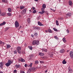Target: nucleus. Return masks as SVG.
<instances>
[{"label":"nucleus","instance_id":"1","mask_svg":"<svg viewBox=\"0 0 73 73\" xmlns=\"http://www.w3.org/2000/svg\"><path fill=\"white\" fill-rule=\"evenodd\" d=\"M32 44L33 45H39V42L38 40H34L32 42Z\"/></svg>","mask_w":73,"mask_h":73},{"label":"nucleus","instance_id":"2","mask_svg":"<svg viewBox=\"0 0 73 73\" xmlns=\"http://www.w3.org/2000/svg\"><path fill=\"white\" fill-rule=\"evenodd\" d=\"M17 52L19 54L21 53V47H18L17 48Z\"/></svg>","mask_w":73,"mask_h":73},{"label":"nucleus","instance_id":"3","mask_svg":"<svg viewBox=\"0 0 73 73\" xmlns=\"http://www.w3.org/2000/svg\"><path fill=\"white\" fill-rule=\"evenodd\" d=\"M27 9V8H25L23 9L21 12V14H22V15H24L25 13H26Z\"/></svg>","mask_w":73,"mask_h":73},{"label":"nucleus","instance_id":"4","mask_svg":"<svg viewBox=\"0 0 73 73\" xmlns=\"http://www.w3.org/2000/svg\"><path fill=\"white\" fill-rule=\"evenodd\" d=\"M15 25L16 28H18L19 27V23H18L17 21H16L15 23Z\"/></svg>","mask_w":73,"mask_h":73},{"label":"nucleus","instance_id":"5","mask_svg":"<svg viewBox=\"0 0 73 73\" xmlns=\"http://www.w3.org/2000/svg\"><path fill=\"white\" fill-rule=\"evenodd\" d=\"M19 61H21V62H25V60L24 59L21 58H20L19 59Z\"/></svg>","mask_w":73,"mask_h":73},{"label":"nucleus","instance_id":"6","mask_svg":"<svg viewBox=\"0 0 73 73\" xmlns=\"http://www.w3.org/2000/svg\"><path fill=\"white\" fill-rule=\"evenodd\" d=\"M65 52V51L64 49H61L60 50V53H64Z\"/></svg>","mask_w":73,"mask_h":73},{"label":"nucleus","instance_id":"7","mask_svg":"<svg viewBox=\"0 0 73 73\" xmlns=\"http://www.w3.org/2000/svg\"><path fill=\"white\" fill-rule=\"evenodd\" d=\"M0 67L1 68H2L3 67V63L2 62L0 63Z\"/></svg>","mask_w":73,"mask_h":73},{"label":"nucleus","instance_id":"8","mask_svg":"<svg viewBox=\"0 0 73 73\" xmlns=\"http://www.w3.org/2000/svg\"><path fill=\"white\" fill-rule=\"evenodd\" d=\"M70 55L71 57H73V52L72 51H70Z\"/></svg>","mask_w":73,"mask_h":73},{"label":"nucleus","instance_id":"9","mask_svg":"<svg viewBox=\"0 0 73 73\" xmlns=\"http://www.w3.org/2000/svg\"><path fill=\"white\" fill-rule=\"evenodd\" d=\"M38 25L40 26H44V25L42 24L39 21L38 22Z\"/></svg>","mask_w":73,"mask_h":73},{"label":"nucleus","instance_id":"10","mask_svg":"<svg viewBox=\"0 0 73 73\" xmlns=\"http://www.w3.org/2000/svg\"><path fill=\"white\" fill-rule=\"evenodd\" d=\"M72 13H68L67 14H66V16H68V17H70Z\"/></svg>","mask_w":73,"mask_h":73},{"label":"nucleus","instance_id":"11","mask_svg":"<svg viewBox=\"0 0 73 73\" xmlns=\"http://www.w3.org/2000/svg\"><path fill=\"white\" fill-rule=\"evenodd\" d=\"M69 4L70 6H72L73 4V3L71 1H69Z\"/></svg>","mask_w":73,"mask_h":73},{"label":"nucleus","instance_id":"12","mask_svg":"<svg viewBox=\"0 0 73 73\" xmlns=\"http://www.w3.org/2000/svg\"><path fill=\"white\" fill-rule=\"evenodd\" d=\"M8 62L11 65V64H12V63H13V61L12 60H9L8 61Z\"/></svg>","mask_w":73,"mask_h":73},{"label":"nucleus","instance_id":"13","mask_svg":"<svg viewBox=\"0 0 73 73\" xmlns=\"http://www.w3.org/2000/svg\"><path fill=\"white\" fill-rule=\"evenodd\" d=\"M5 22L4 21L2 23L0 24V26H3L4 25H5Z\"/></svg>","mask_w":73,"mask_h":73},{"label":"nucleus","instance_id":"14","mask_svg":"<svg viewBox=\"0 0 73 73\" xmlns=\"http://www.w3.org/2000/svg\"><path fill=\"white\" fill-rule=\"evenodd\" d=\"M42 52H47V49L43 48L42 49Z\"/></svg>","mask_w":73,"mask_h":73},{"label":"nucleus","instance_id":"15","mask_svg":"<svg viewBox=\"0 0 73 73\" xmlns=\"http://www.w3.org/2000/svg\"><path fill=\"white\" fill-rule=\"evenodd\" d=\"M1 15L2 16H4L5 15H6V14L5 13H3L1 14Z\"/></svg>","mask_w":73,"mask_h":73},{"label":"nucleus","instance_id":"16","mask_svg":"<svg viewBox=\"0 0 73 73\" xmlns=\"http://www.w3.org/2000/svg\"><path fill=\"white\" fill-rule=\"evenodd\" d=\"M5 65L6 66L8 67V66H9L10 64L8 63V62L7 63L5 64Z\"/></svg>","mask_w":73,"mask_h":73},{"label":"nucleus","instance_id":"17","mask_svg":"<svg viewBox=\"0 0 73 73\" xmlns=\"http://www.w3.org/2000/svg\"><path fill=\"white\" fill-rule=\"evenodd\" d=\"M62 63L63 64H66V62L65 61V60L64 59L62 61Z\"/></svg>","mask_w":73,"mask_h":73},{"label":"nucleus","instance_id":"18","mask_svg":"<svg viewBox=\"0 0 73 73\" xmlns=\"http://www.w3.org/2000/svg\"><path fill=\"white\" fill-rule=\"evenodd\" d=\"M44 12H45V11H42L41 12H39L38 13H40V15H42V14H43Z\"/></svg>","mask_w":73,"mask_h":73},{"label":"nucleus","instance_id":"19","mask_svg":"<svg viewBox=\"0 0 73 73\" xmlns=\"http://www.w3.org/2000/svg\"><path fill=\"white\" fill-rule=\"evenodd\" d=\"M24 8H25V7L24 6H20V9H24Z\"/></svg>","mask_w":73,"mask_h":73},{"label":"nucleus","instance_id":"20","mask_svg":"<svg viewBox=\"0 0 73 73\" xmlns=\"http://www.w3.org/2000/svg\"><path fill=\"white\" fill-rule=\"evenodd\" d=\"M15 67H16V69H17V68H20V65H17V64H16L15 65Z\"/></svg>","mask_w":73,"mask_h":73},{"label":"nucleus","instance_id":"21","mask_svg":"<svg viewBox=\"0 0 73 73\" xmlns=\"http://www.w3.org/2000/svg\"><path fill=\"white\" fill-rule=\"evenodd\" d=\"M8 10L9 12H12V9L11 8H9L8 9Z\"/></svg>","mask_w":73,"mask_h":73},{"label":"nucleus","instance_id":"22","mask_svg":"<svg viewBox=\"0 0 73 73\" xmlns=\"http://www.w3.org/2000/svg\"><path fill=\"white\" fill-rule=\"evenodd\" d=\"M42 7V8H46V5H45V4H43Z\"/></svg>","mask_w":73,"mask_h":73},{"label":"nucleus","instance_id":"23","mask_svg":"<svg viewBox=\"0 0 73 73\" xmlns=\"http://www.w3.org/2000/svg\"><path fill=\"white\" fill-rule=\"evenodd\" d=\"M11 46L9 45H7V49H8L9 48H11Z\"/></svg>","mask_w":73,"mask_h":73},{"label":"nucleus","instance_id":"24","mask_svg":"<svg viewBox=\"0 0 73 73\" xmlns=\"http://www.w3.org/2000/svg\"><path fill=\"white\" fill-rule=\"evenodd\" d=\"M39 54L40 55V56H44V54L43 53L40 52L39 53Z\"/></svg>","mask_w":73,"mask_h":73},{"label":"nucleus","instance_id":"25","mask_svg":"<svg viewBox=\"0 0 73 73\" xmlns=\"http://www.w3.org/2000/svg\"><path fill=\"white\" fill-rule=\"evenodd\" d=\"M48 32H49V33H52V31L50 29H48Z\"/></svg>","mask_w":73,"mask_h":73},{"label":"nucleus","instance_id":"26","mask_svg":"<svg viewBox=\"0 0 73 73\" xmlns=\"http://www.w3.org/2000/svg\"><path fill=\"white\" fill-rule=\"evenodd\" d=\"M7 15L8 16H12V14L10 13H7Z\"/></svg>","mask_w":73,"mask_h":73},{"label":"nucleus","instance_id":"27","mask_svg":"<svg viewBox=\"0 0 73 73\" xmlns=\"http://www.w3.org/2000/svg\"><path fill=\"white\" fill-rule=\"evenodd\" d=\"M31 69H29L28 70V71L27 72V73H31Z\"/></svg>","mask_w":73,"mask_h":73},{"label":"nucleus","instance_id":"28","mask_svg":"<svg viewBox=\"0 0 73 73\" xmlns=\"http://www.w3.org/2000/svg\"><path fill=\"white\" fill-rule=\"evenodd\" d=\"M63 41L64 42H66V40L65 39V38H63Z\"/></svg>","mask_w":73,"mask_h":73},{"label":"nucleus","instance_id":"29","mask_svg":"<svg viewBox=\"0 0 73 73\" xmlns=\"http://www.w3.org/2000/svg\"><path fill=\"white\" fill-rule=\"evenodd\" d=\"M54 38H55V39H56L57 40H58V37H57V36H54Z\"/></svg>","mask_w":73,"mask_h":73},{"label":"nucleus","instance_id":"30","mask_svg":"<svg viewBox=\"0 0 73 73\" xmlns=\"http://www.w3.org/2000/svg\"><path fill=\"white\" fill-rule=\"evenodd\" d=\"M27 22L29 23H31V21L30 20V19L29 18L27 19Z\"/></svg>","mask_w":73,"mask_h":73},{"label":"nucleus","instance_id":"31","mask_svg":"<svg viewBox=\"0 0 73 73\" xmlns=\"http://www.w3.org/2000/svg\"><path fill=\"white\" fill-rule=\"evenodd\" d=\"M37 35H38V34H37V33H35L34 35L35 36V37H37Z\"/></svg>","mask_w":73,"mask_h":73},{"label":"nucleus","instance_id":"32","mask_svg":"<svg viewBox=\"0 0 73 73\" xmlns=\"http://www.w3.org/2000/svg\"><path fill=\"white\" fill-rule=\"evenodd\" d=\"M56 24L57 25H58L59 24H58V21H56Z\"/></svg>","mask_w":73,"mask_h":73},{"label":"nucleus","instance_id":"33","mask_svg":"<svg viewBox=\"0 0 73 73\" xmlns=\"http://www.w3.org/2000/svg\"><path fill=\"white\" fill-rule=\"evenodd\" d=\"M53 29L54 30V31H55V32H57V30L55 28H53Z\"/></svg>","mask_w":73,"mask_h":73},{"label":"nucleus","instance_id":"34","mask_svg":"<svg viewBox=\"0 0 73 73\" xmlns=\"http://www.w3.org/2000/svg\"><path fill=\"white\" fill-rule=\"evenodd\" d=\"M14 54H17V50H15L14 51Z\"/></svg>","mask_w":73,"mask_h":73},{"label":"nucleus","instance_id":"35","mask_svg":"<svg viewBox=\"0 0 73 73\" xmlns=\"http://www.w3.org/2000/svg\"><path fill=\"white\" fill-rule=\"evenodd\" d=\"M34 29H38V27H33Z\"/></svg>","mask_w":73,"mask_h":73},{"label":"nucleus","instance_id":"36","mask_svg":"<svg viewBox=\"0 0 73 73\" xmlns=\"http://www.w3.org/2000/svg\"><path fill=\"white\" fill-rule=\"evenodd\" d=\"M42 11H45V8H43V7L41 9Z\"/></svg>","mask_w":73,"mask_h":73},{"label":"nucleus","instance_id":"37","mask_svg":"<svg viewBox=\"0 0 73 73\" xmlns=\"http://www.w3.org/2000/svg\"><path fill=\"white\" fill-rule=\"evenodd\" d=\"M29 48L30 50H32V47L31 46H29Z\"/></svg>","mask_w":73,"mask_h":73},{"label":"nucleus","instance_id":"38","mask_svg":"<svg viewBox=\"0 0 73 73\" xmlns=\"http://www.w3.org/2000/svg\"><path fill=\"white\" fill-rule=\"evenodd\" d=\"M9 29V28H6L5 30V32H6V31H7V30H8Z\"/></svg>","mask_w":73,"mask_h":73},{"label":"nucleus","instance_id":"39","mask_svg":"<svg viewBox=\"0 0 73 73\" xmlns=\"http://www.w3.org/2000/svg\"><path fill=\"white\" fill-rule=\"evenodd\" d=\"M31 59L33 58H34V55H33L31 54Z\"/></svg>","mask_w":73,"mask_h":73},{"label":"nucleus","instance_id":"40","mask_svg":"<svg viewBox=\"0 0 73 73\" xmlns=\"http://www.w3.org/2000/svg\"><path fill=\"white\" fill-rule=\"evenodd\" d=\"M29 66L31 68L32 66V63H31L30 64Z\"/></svg>","mask_w":73,"mask_h":73},{"label":"nucleus","instance_id":"41","mask_svg":"<svg viewBox=\"0 0 73 73\" xmlns=\"http://www.w3.org/2000/svg\"><path fill=\"white\" fill-rule=\"evenodd\" d=\"M40 64H44V62L43 61H40Z\"/></svg>","mask_w":73,"mask_h":73},{"label":"nucleus","instance_id":"42","mask_svg":"<svg viewBox=\"0 0 73 73\" xmlns=\"http://www.w3.org/2000/svg\"><path fill=\"white\" fill-rule=\"evenodd\" d=\"M38 61L37 60L35 62V64H38Z\"/></svg>","mask_w":73,"mask_h":73},{"label":"nucleus","instance_id":"43","mask_svg":"<svg viewBox=\"0 0 73 73\" xmlns=\"http://www.w3.org/2000/svg\"><path fill=\"white\" fill-rule=\"evenodd\" d=\"M36 10H34L33 12V13H36Z\"/></svg>","mask_w":73,"mask_h":73},{"label":"nucleus","instance_id":"44","mask_svg":"<svg viewBox=\"0 0 73 73\" xmlns=\"http://www.w3.org/2000/svg\"><path fill=\"white\" fill-rule=\"evenodd\" d=\"M20 73H25V72L21 70L20 71Z\"/></svg>","mask_w":73,"mask_h":73},{"label":"nucleus","instance_id":"45","mask_svg":"<svg viewBox=\"0 0 73 73\" xmlns=\"http://www.w3.org/2000/svg\"><path fill=\"white\" fill-rule=\"evenodd\" d=\"M14 73H17V70H15L14 71Z\"/></svg>","mask_w":73,"mask_h":73},{"label":"nucleus","instance_id":"46","mask_svg":"<svg viewBox=\"0 0 73 73\" xmlns=\"http://www.w3.org/2000/svg\"><path fill=\"white\" fill-rule=\"evenodd\" d=\"M66 32L67 33H69V31L68 30H67Z\"/></svg>","mask_w":73,"mask_h":73},{"label":"nucleus","instance_id":"47","mask_svg":"<svg viewBox=\"0 0 73 73\" xmlns=\"http://www.w3.org/2000/svg\"><path fill=\"white\" fill-rule=\"evenodd\" d=\"M2 2L3 3H5V0H2Z\"/></svg>","mask_w":73,"mask_h":73},{"label":"nucleus","instance_id":"48","mask_svg":"<svg viewBox=\"0 0 73 73\" xmlns=\"http://www.w3.org/2000/svg\"><path fill=\"white\" fill-rule=\"evenodd\" d=\"M32 9H33V10H35V8L34 7H33L32 8Z\"/></svg>","mask_w":73,"mask_h":73},{"label":"nucleus","instance_id":"49","mask_svg":"<svg viewBox=\"0 0 73 73\" xmlns=\"http://www.w3.org/2000/svg\"><path fill=\"white\" fill-rule=\"evenodd\" d=\"M53 56V54H51V55H50V57H52Z\"/></svg>","mask_w":73,"mask_h":73},{"label":"nucleus","instance_id":"50","mask_svg":"<svg viewBox=\"0 0 73 73\" xmlns=\"http://www.w3.org/2000/svg\"><path fill=\"white\" fill-rule=\"evenodd\" d=\"M6 3H8V1H7V0H6L5 1V2Z\"/></svg>","mask_w":73,"mask_h":73},{"label":"nucleus","instance_id":"51","mask_svg":"<svg viewBox=\"0 0 73 73\" xmlns=\"http://www.w3.org/2000/svg\"><path fill=\"white\" fill-rule=\"evenodd\" d=\"M31 36L32 37H34V35H31Z\"/></svg>","mask_w":73,"mask_h":73},{"label":"nucleus","instance_id":"52","mask_svg":"<svg viewBox=\"0 0 73 73\" xmlns=\"http://www.w3.org/2000/svg\"><path fill=\"white\" fill-rule=\"evenodd\" d=\"M25 66L27 67V64H25Z\"/></svg>","mask_w":73,"mask_h":73},{"label":"nucleus","instance_id":"53","mask_svg":"<svg viewBox=\"0 0 73 73\" xmlns=\"http://www.w3.org/2000/svg\"><path fill=\"white\" fill-rule=\"evenodd\" d=\"M2 44V42L1 41H0V44Z\"/></svg>","mask_w":73,"mask_h":73},{"label":"nucleus","instance_id":"54","mask_svg":"<svg viewBox=\"0 0 73 73\" xmlns=\"http://www.w3.org/2000/svg\"><path fill=\"white\" fill-rule=\"evenodd\" d=\"M70 71H71V72H72V70L71 69H70V70H69Z\"/></svg>","mask_w":73,"mask_h":73},{"label":"nucleus","instance_id":"55","mask_svg":"<svg viewBox=\"0 0 73 73\" xmlns=\"http://www.w3.org/2000/svg\"><path fill=\"white\" fill-rule=\"evenodd\" d=\"M34 0L35 1H38V0Z\"/></svg>","mask_w":73,"mask_h":73},{"label":"nucleus","instance_id":"56","mask_svg":"<svg viewBox=\"0 0 73 73\" xmlns=\"http://www.w3.org/2000/svg\"><path fill=\"white\" fill-rule=\"evenodd\" d=\"M45 32L46 33H47V32H48V30H45Z\"/></svg>","mask_w":73,"mask_h":73},{"label":"nucleus","instance_id":"57","mask_svg":"<svg viewBox=\"0 0 73 73\" xmlns=\"http://www.w3.org/2000/svg\"><path fill=\"white\" fill-rule=\"evenodd\" d=\"M52 11H53V12H55V10L52 9Z\"/></svg>","mask_w":73,"mask_h":73},{"label":"nucleus","instance_id":"58","mask_svg":"<svg viewBox=\"0 0 73 73\" xmlns=\"http://www.w3.org/2000/svg\"><path fill=\"white\" fill-rule=\"evenodd\" d=\"M67 52H69V50H67Z\"/></svg>","mask_w":73,"mask_h":73},{"label":"nucleus","instance_id":"59","mask_svg":"<svg viewBox=\"0 0 73 73\" xmlns=\"http://www.w3.org/2000/svg\"><path fill=\"white\" fill-rule=\"evenodd\" d=\"M0 73H3V72H0Z\"/></svg>","mask_w":73,"mask_h":73},{"label":"nucleus","instance_id":"60","mask_svg":"<svg viewBox=\"0 0 73 73\" xmlns=\"http://www.w3.org/2000/svg\"><path fill=\"white\" fill-rule=\"evenodd\" d=\"M46 15H49V14H48V13H46Z\"/></svg>","mask_w":73,"mask_h":73},{"label":"nucleus","instance_id":"61","mask_svg":"<svg viewBox=\"0 0 73 73\" xmlns=\"http://www.w3.org/2000/svg\"><path fill=\"white\" fill-rule=\"evenodd\" d=\"M60 19H61V18H60H60L58 19V20H60Z\"/></svg>","mask_w":73,"mask_h":73},{"label":"nucleus","instance_id":"62","mask_svg":"<svg viewBox=\"0 0 73 73\" xmlns=\"http://www.w3.org/2000/svg\"><path fill=\"white\" fill-rule=\"evenodd\" d=\"M45 72L46 73V72H47V70H46L45 71Z\"/></svg>","mask_w":73,"mask_h":73},{"label":"nucleus","instance_id":"63","mask_svg":"<svg viewBox=\"0 0 73 73\" xmlns=\"http://www.w3.org/2000/svg\"><path fill=\"white\" fill-rule=\"evenodd\" d=\"M2 44H4L5 43L4 42H3L2 43Z\"/></svg>","mask_w":73,"mask_h":73},{"label":"nucleus","instance_id":"64","mask_svg":"<svg viewBox=\"0 0 73 73\" xmlns=\"http://www.w3.org/2000/svg\"><path fill=\"white\" fill-rule=\"evenodd\" d=\"M29 11H30V12H32V11L31 10H29Z\"/></svg>","mask_w":73,"mask_h":73}]
</instances>
